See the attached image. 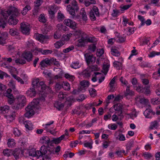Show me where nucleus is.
I'll use <instances>...</instances> for the list:
<instances>
[{"label": "nucleus", "instance_id": "f257e3e1", "mask_svg": "<svg viewBox=\"0 0 160 160\" xmlns=\"http://www.w3.org/2000/svg\"><path fill=\"white\" fill-rule=\"evenodd\" d=\"M20 14L17 8L14 7H10L7 11L2 12L1 15L5 19H7L10 16L8 20V23L9 25H15L18 20L16 19V17Z\"/></svg>", "mask_w": 160, "mask_h": 160}, {"label": "nucleus", "instance_id": "f03ea898", "mask_svg": "<svg viewBox=\"0 0 160 160\" xmlns=\"http://www.w3.org/2000/svg\"><path fill=\"white\" fill-rule=\"evenodd\" d=\"M38 103V99H33V102L26 108V112L24 114L25 117L29 118L32 116L34 114V109Z\"/></svg>", "mask_w": 160, "mask_h": 160}, {"label": "nucleus", "instance_id": "7ed1b4c3", "mask_svg": "<svg viewBox=\"0 0 160 160\" xmlns=\"http://www.w3.org/2000/svg\"><path fill=\"white\" fill-rule=\"evenodd\" d=\"M71 5H68L67 6V10L69 14L71 15L72 18H76V12L78 10L79 8L77 5V2L75 0H73L71 3Z\"/></svg>", "mask_w": 160, "mask_h": 160}, {"label": "nucleus", "instance_id": "20e7f679", "mask_svg": "<svg viewBox=\"0 0 160 160\" xmlns=\"http://www.w3.org/2000/svg\"><path fill=\"white\" fill-rule=\"evenodd\" d=\"M150 87L146 86L144 87L141 85H138L136 86V90L138 92L143 93L146 95H148L150 93Z\"/></svg>", "mask_w": 160, "mask_h": 160}, {"label": "nucleus", "instance_id": "39448f33", "mask_svg": "<svg viewBox=\"0 0 160 160\" xmlns=\"http://www.w3.org/2000/svg\"><path fill=\"white\" fill-rule=\"evenodd\" d=\"M52 61L51 58H46L42 60L40 63L39 65L42 68L47 67L51 66Z\"/></svg>", "mask_w": 160, "mask_h": 160}, {"label": "nucleus", "instance_id": "423d86ee", "mask_svg": "<svg viewBox=\"0 0 160 160\" xmlns=\"http://www.w3.org/2000/svg\"><path fill=\"white\" fill-rule=\"evenodd\" d=\"M84 33L82 34L81 38L78 40L76 43V45L78 47H84L87 44Z\"/></svg>", "mask_w": 160, "mask_h": 160}, {"label": "nucleus", "instance_id": "0eeeda50", "mask_svg": "<svg viewBox=\"0 0 160 160\" xmlns=\"http://www.w3.org/2000/svg\"><path fill=\"white\" fill-rule=\"evenodd\" d=\"M22 56L28 62H30L32 60L33 55L30 51L24 52L22 54Z\"/></svg>", "mask_w": 160, "mask_h": 160}, {"label": "nucleus", "instance_id": "6e6552de", "mask_svg": "<svg viewBox=\"0 0 160 160\" xmlns=\"http://www.w3.org/2000/svg\"><path fill=\"white\" fill-rule=\"evenodd\" d=\"M89 84V82L88 81L83 80L81 82H80L81 86L79 88V90L81 91L82 92H84Z\"/></svg>", "mask_w": 160, "mask_h": 160}, {"label": "nucleus", "instance_id": "1a4fd4ad", "mask_svg": "<svg viewBox=\"0 0 160 160\" xmlns=\"http://www.w3.org/2000/svg\"><path fill=\"white\" fill-rule=\"evenodd\" d=\"M63 22L66 26L72 29H74L76 27V22L70 19H66Z\"/></svg>", "mask_w": 160, "mask_h": 160}, {"label": "nucleus", "instance_id": "9d476101", "mask_svg": "<svg viewBox=\"0 0 160 160\" xmlns=\"http://www.w3.org/2000/svg\"><path fill=\"white\" fill-rule=\"evenodd\" d=\"M29 25L25 24L24 22L21 24V32L22 33L26 34H28L30 31Z\"/></svg>", "mask_w": 160, "mask_h": 160}, {"label": "nucleus", "instance_id": "9b49d317", "mask_svg": "<svg viewBox=\"0 0 160 160\" xmlns=\"http://www.w3.org/2000/svg\"><path fill=\"white\" fill-rule=\"evenodd\" d=\"M34 37L36 40L41 42H43L45 39L48 38V36L39 34L38 33L35 34L34 35Z\"/></svg>", "mask_w": 160, "mask_h": 160}, {"label": "nucleus", "instance_id": "f8f14e48", "mask_svg": "<svg viewBox=\"0 0 160 160\" xmlns=\"http://www.w3.org/2000/svg\"><path fill=\"white\" fill-rule=\"evenodd\" d=\"M12 154H13L16 159L17 160L22 156L23 152L22 150L16 148L13 151Z\"/></svg>", "mask_w": 160, "mask_h": 160}, {"label": "nucleus", "instance_id": "ddd939ff", "mask_svg": "<svg viewBox=\"0 0 160 160\" xmlns=\"http://www.w3.org/2000/svg\"><path fill=\"white\" fill-rule=\"evenodd\" d=\"M85 36V38L86 40L87 44L88 42L90 43H95L98 40L96 38L94 37H90L88 35L83 33Z\"/></svg>", "mask_w": 160, "mask_h": 160}, {"label": "nucleus", "instance_id": "4468645a", "mask_svg": "<svg viewBox=\"0 0 160 160\" xmlns=\"http://www.w3.org/2000/svg\"><path fill=\"white\" fill-rule=\"evenodd\" d=\"M135 100L138 102L140 103L145 104L147 103L148 100L146 99L143 96H138L135 98Z\"/></svg>", "mask_w": 160, "mask_h": 160}, {"label": "nucleus", "instance_id": "2eb2a0df", "mask_svg": "<svg viewBox=\"0 0 160 160\" xmlns=\"http://www.w3.org/2000/svg\"><path fill=\"white\" fill-rule=\"evenodd\" d=\"M8 34L6 32H3L0 36V44L6 43V40L8 38Z\"/></svg>", "mask_w": 160, "mask_h": 160}, {"label": "nucleus", "instance_id": "dca6fc26", "mask_svg": "<svg viewBox=\"0 0 160 160\" xmlns=\"http://www.w3.org/2000/svg\"><path fill=\"white\" fill-rule=\"evenodd\" d=\"M27 95L30 97H35L36 95V92L35 88H31L26 92Z\"/></svg>", "mask_w": 160, "mask_h": 160}, {"label": "nucleus", "instance_id": "f3484780", "mask_svg": "<svg viewBox=\"0 0 160 160\" xmlns=\"http://www.w3.org/2000/svg\"><path fill=\"white\" fill-rule=\"evenodd\" d=\"M155 114L154 112H153L152 110L148 108L144 112L143 114L146 118H151L152 115H154Z\"/></svg>", "mask_w": 160, "mask_h": 160}, {"label": "nucleus", "instance_id": "a211bd4d", "mask_svg": "<svg viewBox=\"0 0 160 160\" xmlns=\"http://www.w3.org/2000/svg\"><path fill=\"white\" fill-rule=\"evenodd\" d=\"M40 142L42 144H47V145H51L52 144L50 138L47 136H43L41 138Z\"/></svg>", "mask_w": 160, "mask_h": 160}, {"label": "nucleus", "instance_id": "6ab92c4d", "mask_svg": "<svg viewBox=\"0 0 160 160\" xmlns=\"http://www.w3.org/2000/svg\"><path fill=\"white\" fill-rule=\"evenodd\" d=\"M40 153L39 152V151L36 150L35 149L33 148L30 150L29 151V155L31 156L39 157V154L41 153Z\"/></svg>", "mask_w": 160, "mask_h": 160}, {"label": "nucleus", "instance_id": "aec40b11", "mask_svg": "<svg viewBox=\"0 0 160 160\" xmlns=\"http://www.w3.org/2000/svg\"><path fill=\"white\" fill-rule=\"evenodd\" d=\"M18 102L23 107L24 105L26 102V99L23 95H20L17 98Z\"/></svg>", "mask_w": 160, "mask_h": 160}, {"label": "nucleus", "instance_id": "412c9836", "mask_svg": "<svg viewBox=\"0 0 160 160\" xmlns=\"http://www.w3.org/2000/svg\"><path fill=\"white\" fill-rule=\"evenodd\" d=\"M15 116V113L14 112H12L9 115H4V117L10 122H12L14 119Z\"/></svg>", "mask_w": 160, "mask_h": 160}, {"label": "nucleus", "instance_id": "4be33fe9", "mask_svg": "<svg viewBox=\"0 0 160 160\" xmlns=\"http://www.w3.org/2000/svg\"><path fill=\"white\" fill-rule=\"evenodd\" d=\"M65 138V135H62L60 137L58 138H54L52 140V142L53 143L58 144L60 143L61 141L63 140Z\"/></svg>", "mask_w": 160, "mask_h": 160}, {"label": "nucleus", "instance_id": "5701e85b", "mask_svg": "<svg viewBox=\"0 0 160 160\" xmlns=\"http://www.w3.org/2000/svg\"><path fill=\"white\" fill-rule=\"evenodd\" d=\"M111 54L113 56L118 57L120 55V53L116 49L115 47H112L111 49Z\"/></svg>", "mask_w": 160, "mask_h": 160}, {"label": "nucleus", "instance_id": "b1692460", "mask_svg": "<svg viewBox=\"0 0 160 160\" xmlns=\"http://www.w3.org/2000/svg\"><path fill=\"white\" fill-rule=\"evenodd\" d=\"M9 109L10 108L9 106L5 105L3 107H0V111L1 113L5 114L8 113L10 111Z\"/></svg>", "mask_w": 160, "mask_h": 160}, {"label": "nucleus", "instance_id": "393cba45", "mask_svg": "<svg viewBox=\"0 0 160 160\" xmlns=\"http://www.w3.org/2000/svg\"><path fill=\"white\" fill-rule=\"evenodd\" d=\"M95 57H93L92 55H88L86 57V60L88 63H89L90 62H95Z\"/></svg>", "mask_w": 160, "mask_h": 160}, {"label": "nucleus", "instance_id": "a878e982", "mask_svg": "<svg viewBox=\"0 0 160 160\" xmlns=\"http://www.w3.org/2000/svg\"><path fill=\"white\" fill-rule=\"evenodd\" d=\"M130 86H128L127 87L126 91L124 93V95L125 96H131L134 95V92L132 90H130Z\"/></svg>", "mask_w": 160, "mask_h": 160}, {"label": "nucleus", "instance_id": "bb28decb", "mask_svg": "<svg viewBox=\"0 0 160 160\" xmlns=\"http://www.w3.org/2000/svg\"><path fill=\"white\" fill-rule=\"evenodd\" d=\"M54 107L58 110H60L63 108L64 105L60 102L57 101L54 103Z\"/></svg>", "mask_w": 160, "mask_h": 160}, {"label": "nucleus", "instance_id": "cd10ccee", "mask_svg": "<svg viewBox=\"0 0 160 160\" xmlns=\"http://www.w3.org/2000/svg\"><path fill=\"white\" fill-rule=\"evenodd\" d=\"M39 152L41 153L40 154V157L42 156L43 155H45L47 153V149L46 146L44 145L42 146L40 148V150H39Z\"/></svg>", "mask_w": 160, "mask_h": 160}, {"label": "nucleus", "instance_id": "c85d7f7f", "mask_svg": "<svg viewBox=\"0 0 160 160\" xmlns=\"http://www.w3.org/2000/svg\"><path fill=\"white\" fill-rule=\"evenodd\" d=\"M7 144L9 147L12 148L15 146L16 143L14 139L12 138H10L8 140Z\"/></svg>", "mask_w": 160, "mask_h": 160}, {"label": "nucleus", "instance_id": "c756f323", "mask_svg": "<svg viewBox=\"0 0 160 160\" xmlns=\"http://www.w3.org/2000/svg\"><path fill=\"white\" fill-rule=\"evenodd\" d=\"M25 127L29 130H32L33 129V125L30 121H26L24 122Z\"/></svg>", "mask_w": 160, "mask_h": 160}, {"label": "nucleus", "instance_id": "7c9ffc66", "mask_svg": "<svg viewBox=\"0 0 160 160\" xmlns=\"http://www.w3.org/2000/svg\"><path fill=\"white\" fill-rule=\"evenodd\" d=\"M15 62L18 65L19 64L23 65L26 63V61L22 58H17L15 60Z\"/></svg>", "mask_w": 160, "mask_h": 160}, {"label": "nucleus", "instance_id": "2f4dec72", "mask_svg": "<svg viewBox=\"0 0 160 160\" xmlns=\"http://www.w3.org/2000/svg\"><path fill=\"white\" fill-rule=\"evenodd\" d=\"M9 33L12 36H18L19 34V32L18 30L15 28L10 29L9 31Z\"/></svg>", "mask_w": 160, "mask_h": 160}, {"label": "nucleus", "instance_id": "473e14b6", "mask_svg": "<svg viewBox=\"0 0 160 160\" xmlns=\"http://www.w3.org/2000/svg\"><path fill=\"white\" fill-rule=\"evenodd\" d=\"M133 147V142H129L126 145V151L125 153V155H126L128 153V151L131 149V148Z\"/></svg>", "mask_w": 160, "mask_h": 160}, {"label": "nucleus", "instance_id": "72a5a7b5", "mask_svg": "<svg viewBox=\"0 0 160 160\" xmlns=\"http://www.w3.org/2000/svg\"><path fill=\"white\" fill-rule=\"evenodd\" d=\"M39 86L38 88H40V89H38V90L40 91L43 92L46 88V85L44 84V82L43 81L40 82L39 83Z\"/></svg>", "mask_w": 160, "mask_h": 160}, {"label": "nucleus", "instance_id": "f704fd0d", "mask_svg": "<svg viewBox=\"0 0 160 160\" xmlns=\"http://www.w3.org/2000/svg\"><path fill=\"white\" fill-rule=\"evenodd\" d=\"M39 79H34L32 81V85L33 88H38L39 86Z\"/></svg>", "mask_w": 160, "mask_h": 160}, {"label": "nucleus", "instance_id": "c9c22d12", "mask_svg": "<svg viewBox=\"0 0 160 160\" xmlns=\"http://www.w3.org/2000/svg\"><path fill=\"white\" fill-rule=\"evenodd\" d=\"M113 108L116 111L122 110V105L120 103H118L113 106Z\"/></svg>", "mask_w": 160, "mask_h": 160}, {"label": "nucleus", "instance_id": "e433bc0d", "mask_svg": "<svg viewBox=\"0 0 160 160\" xmlns=\"http://www.w3.org/2000/svg\"><path fill=\"white\" fill-rule=\"evenodd\" d=\"M31 9V7L29 5H27L23 9V10L21 11V13L23 15H25L27 12Z\"/></svg>", "mask_w": 160, "mask_h": 160}, {"label": "nucleus", "instance_id": "4c0bfd02", "mask_svg": "<svg viewBox=\"0 0 160 160\" xmlns=\"http://www.w3.org/2000/svg\"><path fill=\"white\" fill-rule=\"evenodd\" d=\"M138 19L141 22L140 25L138 27L139 28H140L144 25L145 23V20L143 17L141 15H138Z\"/></svg>", "mask_w": 160, "mask_h": 160}, {"label": "nucleus", "instance_id": "58836bf2", "mask_svg": "<svg viewBox=\"0 0 160 160\" xmlns=\"http://www.w3.org/2000/svg\"><path fill=\"white\" fill-rule=\"evenodd\" d=\"M110 65L109 64H103L102 67V72L104 74L106 75L108 72Z\"/></svg>", "mask_w": 160, "mask_h": 160}, {"label": "nucleus", "instance_id": "ea45409f", "mask_svg": "<svg viewBox=\"0 0 160 160\" xmlns=\"http://www.w3.org/2000/svg\"><path fill=\"white\" fill-rule=\"evenodd\" d=\"M64 77L71 82L73 81L75 79V77L74 76L71 75L68 73L65 74H64Z\"/></svg>", "mask_w": 160, "mask_h": 160}, {"label": "nucleus", "instance_id": "a19ab883", "mask_svg": "<svg viewBox=\"0 0 160 160\" xmlns=\"http://www.w3.org/2000/svg\"><path fill=\"white\" fill-rule=\"evenodd\" d=\"M72 36V34L69 33L66 34H64L62 38V40L68 41L69 40L70 38Z\"/></svg>", "mask_w": 160, "mask_h": 160}, {"label": "nucleus", "instance_id": "79ce46f5", "mask_svg": "<svg viewBox=\"0 0 160 160\" xmlns=\"http://www.w3.org/2000/svg\"><path fill=\"white\" fill-rule=\"evenodd\" d=\"M113 67L117 69H120L122 66V64L120 62H118L116 61H115L113 62Z\"/></svg>", "mask_w": 160, "mask_h": 160}, {"label": "nucleus", "instance_id": "37998d69", "mask_svg": "<svg viewBox=\"0 0 160 160\" xmlns=\"http://www.w3.org/2000/svg\"><path fill=\"white\" fill-rule=\"evenodd\" d=\"M62 87L65 90L69 91L70 90V85L67 82H64Z\"/></svg>", "mask_w": 160, "mask_h": 160}, {"label": "nucleus", "instance_id": "c03bdc74", "mask_svg": "<svg viewBox=\"0 0 160 160\" xmlns=\"http://www.w3.org/2000/svg\"><path fill=\"white\" fill-rule=\"evenodd\" d=\"M12 92V89L11 88H8V89L7 91L5 92L4 93V95L5 96L7 97L8 98L11 97H12V96H13L12 94L11 93Z\"/></svg>", "mask_w": 160, "mask_h": 160}, {"label": "nucleus", "instance_id": "a18cd8bd", "mask_svg": "<svg viewBox=\"0 0 160 160\" xmlns=\"http://www.w3.org/2000/svg\"><path fill=\"white\" fill-rule=\"evenodd\" d=\"M64 43L65 42L62 41H58L54 44L55 47L56 48H59L64 45Z\"/></svg>", "mask_w": 160, "mask_h": 160}, {"label": "nucleus", "instance_id": "49530a36", "mask_svg": "<svg viewBox=\"0 0 160 160\" xmlns=\"http://www.w3.org/2000/svg\"><path fill=\"white\" fill-rule=\"evenodd\" d=\"M5 18L0 17V28H5L6 23L5 22Z\"/></svg>", "mask_w": 160, "mask_h": 160}, {"label": "nucleus", "instance_id": "de8ad7c7", "mask_svg": "<svg viewBox=\"0 0 160 160\" xmlns=\"http://www.w3.org/2000/svg\"><path fill=\"white\" fill-rule=\"evenodd\" d=\"M38 20L40 22L43 23H44L46 22V19L45 17L44 14H41L39 17Z\"/></svg>", "mask_w": 160, "mask_h": 160}, {"label": "nucleus", "instance_id": "09e8293b", "mask_svg": "<svg viewBox=\"0 0 160 160\" xmlns=\"http://www.w3.org/2000/svg\"><path fill=\"white\" fill-rule=\"evenodd\" d=\"M23 107L18 102L12 106L13 109L17 110Z\"/></svg>", "mask_w": 160, "mask_h": 160}, {"label": "nucleus", "instance_id": "8fccbe9b", "mask_svg": "<svg viewBox=\"0 0 160 160\" xmlns=\"http://www.w3.org/2000/svg\"><path fill=\"white\" fill-rule=\"evenodd\" d=\"M46 148L47 152H49L48 154L54 153V147L53 146H51V147H50L49 145H48L46 146Z\"/></svg>", "mask_w": 160, "mask_h": 160}, {"label": "nucleus", "instance_id": "3c124183", "mask_svg": "<svg viewBox=\"0 0 160 160\" xmlns=\"http://www.w3.org/2000/svg\"><path fill=\"white\" fill-rule=\"evenodd\" d=\"M82 74L85 78H88L90 77L91 73L90 71L85 70L82 72Z\"/></svg>", "mask_w": 160, "mask_h": 160}, {"label": "nucleus", "instance_id": "603ef678", "mask_svg": "<svg viewBox=\"0 0 160 160\" xmlns=\"http://www.w3.org/2000/svg\"><path fill=\"white\" fill-rule=\"evenodd\" d=\"M108 128L110 129L114 130L117 128L118 125L115 123L110 124L108 125Z\"/></svg>", "mask_w": 160, "mask_h": 160}, {"label": "nucleus", "instance_id": "864d4df0", "mask_svg": "<svg viewBox=\"0 0 160 160\" xmlns=\"http://www.w3.org/2000/svg\"><path fill=\"white\" fill-rule=\"evenodd\" d=\"M151 103L153 104H158L160 102V99L159 98H152L151 100Z\"/></svg>", "mask_w": 160, "mask_h": 160}, {"label": "nucleus", "instance_id": "5fc2aeb1", "mask_svg": "<svg viewBox=\"0 0 160 160\" xmlns=\"http://www.w3.org/2000/svg\"><path fill=\"white\" fill-rule=\"evenodd\" d=\"M82 12H81L82 15V19L84 21H86L87 20V17L86 12L84 9L82 10Z\"/></svg>", "mask_w": 160, "mask_h": 160}, {"label": "nucleus", "instance_id": "6e6d98bb", "mask_svg": "<svg viewBox=\"0 0 160 160\" xmlns=\"http://www.w3.org/2000/svg\"><path fill=\"white\" fill-rule=\"evenodd\" d=\"M13 133L16 136L18 137L20 136L21 133L20 131L17 128H14L13 129Z\"/></svg>", "mask_w": 160, "mask_h": 160}, {"label": "nucleus", "instance_id": "4d7b16f0", "mask_svg": "<svg viewBox=\"0 0 160 160\" xmlns=\"http://www.w3.org/2000/svg\"><path fill=\"white\" fill-rule=\"evenodd\" d=\"M50 10H51L54 12H56L58 10V8L56 5L54 6H50L48 9Z\"/></svg>", "mask_w": 160, "mask_h": 160}, {"label": "nucleus", "instance_id": "13d9d810", "mask_svg": "<svg viewBox=\"0 0 160 160\" xmlns=\"http://www.w3.org/2000/svg\"><path fill=\"white\" fill-rule=\"evenodd\" d=\"M113 13L112 14V16L117 17L119 13H120V10H117L116 9H113Z\"/></svg>", "mask_w": 160, "mask_h": 160}, {"label": "nucleus", "instance_id": "bf43d9fd", "mask_svg": "<svg viewBox=\"0 0 160 160\" xmlns=\"http://www.w3.org/2000/svg\"><path fill=\"white\" fill-rule=\"evenodd\" d=\"M93 11H90L89 13V16L92 21H94L96 19V18Z\"/></svg>", "mask_w": 160, "mask_h": 160}, {"label": "nucleus", "instance_id": "052dcab7", "mask_svg": "<svg viewBox=\"0 0 160 160\" xmlns=\"http://www.w3.org/2000/svg\"><path fill=\"white\" fill-rule=\"evenodd\" d=\"M52 61V65H55L57 66V67H58L60 65V64L58 61H57L56 58H51Z\"/></svg>", "mask_w": 160, "mask_h": 160}, {"label": "nucleus", "instance_id": "680f3d73", "mask_svg": "<svg viewBox=\"0 0 160 160\" xmlns=\"http://www.w3.org/2000/svg\"><path fill=\"white\" fill-rule=\"evenodd\" d=\"M92 11H93L94 13H95L97 16H99V13L98 8L96 6H94L92 8Z\"/></svg>", "mask_w": 160, "mask_h": 160}, {"label": "nucleus", "instance_id": "e2e57ef3", "mask_svg": "<svg viewBox=\"0 0 160 160\" xmlns=\"http://www.w3.org/2000/svg\"><path fill=\"white\" fill-rule=\"evenodd\" d=\"M160 55V52H156L153 51L150 52V54L148 55V56L150 58H152L155 55Z\"/></svg>", "mask_w": 160, "mask_h": 160}, {"label": "nucleus", "instance_id": "0e129e2a", "mask_svg": "<svg viewBox=\"0 0 160 160\" xmlns=\"http://www.w3.org/2000/svg\"><path fill=\"white\" fill-rule=\"evenodd\" d=\"M96 44L90 45L88 46V49L91 51L94 52L96 49Z\"/></svg>", "mask_w": 160, "mask_h": 160}, {"label": "nucleus", "instance_id": "69168bd1", "mask_svg": "<svg viewBox=\"0 0 160 160\" xmlns=\"http://www.w3.org/2000/svg\"><path fill=\"white\" fill-rule=\"evenodd\" d=\"M58 97L60 100H62L66 98V95L62 92H60L58 95Z\"/></svg>", "mask_w": 160, "mask_h": 160}, {"label": "nucleus", "instance_id": "338daca9", "mask_svg": "<svg viewBox=\"0 0 160 160\" xmlns=\"http://www.w3.org/2000/svg\"><path fill=\"white\" fill-rule=\"evenodd\" d=\"M157 121H154L151 123V128L152 129L153 128H157L158 126V123Z\"/></svg>", "mask_w": 160, "mask_h": 160}, {"label": "nucleus", "instance_id": "774afa93", "mask_svg": "<svg viewBox=\"0 0 160 160\" xmlns=\"http://www.w3.org/2000/svg\"><path fill=\"white\" fill-rule=\"evenodd\" d=\"M65 17L63 14L60 12L58 13V18L59 21H62L64 18Z\"/></svg>", "mask_w": 160, "mask_h": 160}]
</instances>
